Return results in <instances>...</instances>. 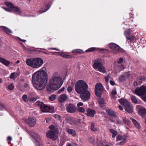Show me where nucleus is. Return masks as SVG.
Here are the masks:
<instances>
[{
  "label": "nucleus",
  "instance_id": "f257e3e1",
  "mask_svg": "<svg viewBox=\"0 0 146 146\" xmlns=\"http://www.w3.org/2000/svg\"><path fill=\"white\" fill-rule=\"evenodd\" d=\"M48 75L43 70H39L35 73L32 78V82L34 87L37 90L44 89L47 84Z\"/></svg>",
  "mask_w": 146,
  "mask_h": 146
},
{
  "label": "nucleus",
  "instance_id": "f03ea898",
  "mask_svg": "<svg viewBox=\"0 0 146 146\" xmlns=\"http://www.w3.org/2000/svg\"><path fill=\"white\" fill-rule=\"evenodd\" d=\"M88 85L86 82L82 80L78 81L75 86V90L78 94L84 92L88 90Z\"/></svg>",
  "mask_w": 146,
  "mask_h": 146
},
{
  "label": "nucleus",
  "instance_id": "7ed1b4c3",
  "mask_svg": "<svg viewBox=\"0 0 146 146\" xmlns=\"http://www.w3.org/2000/svg\"><path fill=\"white\" fill-rule=\"evenodd\" d=\"M93 68L95 70L102 73H105L106 68L103 66V63L100 58L95 60L93 64Z\"/></svg>",
  "mask_w": 146,
  "mask_h": 146
},
{
  "label": "nucleus",
  "instance_id": "20e7f679",
  "mask_svg": "<svg viewBox=\"0 0 146 146\" xmlns=\"http://www.w3.org/2000/svg\"><path fill=\"white\" fill-rule=\"evenodd\" d=\"M119 103L125 107V110L127 112L131 113L133 111V106L127 100L120 99L119 100Z\"/></svg>",
  "mask_w": 146,
  "mask_h": 146
},
{
  "label": "nucleus",
  "instance_id": "39448f33",
  "mask_svg": "<svg viewBox=\"0 0 146 146\" xmlns=\"http://www.w3.org/2000/svg\"><path fill=\"white\" fill-rule=\"evenodd\" d=\"M109 47L113 50L124 54H126V52L119 46L114 43H111L109 44Z\"/></svg>",
  "mask_w": 146,
  "mask_h": 146
},
{
  "label": "nucleus",
  "instance_id": "423d86ee",
  "mask_svg": "<svg viewBox=\"0 0 146 146\" xmlns=\"http://www.w3.org/2000/svg\"><path fill=\"white\" fill-rule=\"evenodd\" d=\"M29 134L34 139L36 140V146H42L40 138L38 135L32 131L30 132Z\"/></svg>",
  "mask_w": 146,
  "mask_h": 146
},
{
  "label": "nucleus",
  "instance_id": "0eeeda50",
  "mask_svg": "<svg viewBox=\"0 0 146 146\" xmlns=\"http://www.w3.org/2000/svg\"><path fill=\"white\" fill-rule=\"evenodd\" d=\"M104 89L103 86L100 83H97L96 85L95 88V93L96 95L98 97H101Z\"/></svg>",
  "mask_w": 146,
  "mask_h": 146
},
{
  "label": "nucleus",
  "instance_id": "6e6552de",
  "mask_svg": "<svg viewBox=\"0 0 146 146\" xmlns=\"http://www.w3.org/2000/svg\"><path fill=\"white\" fill-rule=\"evenodd\" d=\"M46 89L48 91L51 92L55 91V76L53 74V76L51 78L49 81V85L47 86Z\"/></svg>",
  "mask_w": 146,
  "mask_h": 146
},
{
  "label": "nucleus",
  "instance_id": "1a4fd4ad",
  "mask_svg": "<svg viewBox=\"0 0 146 146\" xmlns=\"http://www.w3.org/2000/svg\"><path fill=\"white\" fill-rule=\"evenodd\" d=\"M50 130H48L46 133V137L48 138L51 139L55 140V126L51 125L49 127Z\"/></svg>",
  "mask_w": 146,
  "mask_h": 146
},
{
  "label": "nucleus",
  "instance_id": "9d476101",
  "mask_svg": "<svg viewBox=\"0 0 146 146\" xmlns=\"http://www.w3.org/2000/svg\"><path fill=\"white\" fill-rule=\"evenodd\" d=\"M135 93L139 96H143L146 93V87L144 85L137 87L135 90Z\"/></svg>",
  "mask_w": 146,
  "mask_h": 146
},
{
  "label": "nucleus",
  "instance_id": "9b49d317",
  "mask_svg": "<svg viewBox=\"0 0 146 146\" xmlns=\"http://www.w3.org/2000/svg\"><path fill=\"white\" fill-rule=\"evenodd\" d=\"M36 104L40 107L41 111L43 112H48L50 109V107L49 106L44 104L42 102H37Z\"/></svg>",
  "mask_w": 146,
  "mask_h": 146
},
{
  "label": "nucleus",
  "instance_id": "f8f14e48",
  "mask_svg": "<svg viewBox=\"0 0 146 146\" xmlns=\"http://www.w3.org/2000/svg\"><path fill=\"white\" fill-rule=\"evenodd\" d=\"M80 94L81 99L84 101H88L90 98V94L88 90Z\"/></svg>",
  "mask_w": 146,
  "mask_h": 146
},
{
  "label": "nucleus",
  "instance_id": "ddd939ff",
  "mask_svg": "<svg viewBox=\"0 0 146 146\" xmlns=\"http://www.w3.org/2000/svg\"><path fill=\"white\" fill-rule=\"evenodd\" d=\"M131 29H126L124 31V35L127 40H130V42L133 41L134 40V36L132 35H131Z\"/></svg>",
  "mask_w": 146,
  "mask_h": 146
},
{
  "label": "nucleus",
  "instance_id": "4468645a",
  "mask_svg": "<svg viewBox=\"0 0 146 146\" xmlns=\"http://www.w3.org/2000/svg\"><path fill=\"white\" fill-rule=\"evenodd\" d=\"M63 83L62 80L60 77L55 76V90L59 89Z\"/></svg>",
  "mask_w": 146,
  "mask_h": 146
},
{
  "label": "nucleus",
  "instance_id": "2eb2a0df",
  "mask_svg": "<svg viewBox=\"0 0 146 146\" xmlns=\"http://www.w3.org/2000/svg\"><path fill=\"white\" fill-rule=\"evenodd\" d=\"M62 128V126L60 123L55 124V140L58 138V135H60Z\"/></svg>",
  "mask_w": 146,
  "mask_h": 146
},
{
  "label": "nucleus",
  "instance_id": "dca6fc26",
  "mask_svg": "<svg viewBox=\"0 0 146 146\" xmlns=\"http://www.w3.org/2000/svg\"><path fill=\"white\" fill-rule=\"evenodd\" d=\"M35 67L34 68H38L41 66L43 64V60L40 58H35Z\"/></svg>",
  "mask_w": 146,
  "mask_h": 146
},
{
  "label": "nucleus",
  "instance_id": "f3484780",
  "mask_svg": "<svg viewBox=\"0 0 146 146\" xmlns=\"http://www.w3.org/2000/svg\"><path fill=\"white\" fill-rule=\"evenodd\" d=\"M66 110L69 113H74L76 111V106L72 104H70L67 106Z\"/></svg>",
  "mask_w": 146,
  "mask_h": 146
},
{
  "label": "nucleus",
  "instance_id": "a211bd4d",
  "mask_svg": "<svg viewBox=\"0 0 146 146\" xmlns=\"http://www.w3.org/2000/svg\"><path fill=\"white\" fill-rule=\"evenodd\" d=\"M36 121V119L34 117L29 118L26 121L27 123L31 127H33L35 125Z\"/></svg>",
  "mask_w": 146,
  "mask_h": 146
},
{
  "label": "nucleus",
  "instance_id": "6ab92c4d",
  "mask_svg": "<svg viewBox=\"0 0 146 146\" xmlns=\"http://www.w3.org/2000/svg\"><path fill=\"white\" fill-rule=\"evenodd\" d=\"M35 58H31L27 59L26 61V64L31 68H34Z\"/></svg>",
  "mask_w": 146,
  "mask_h": 146
},
{
  "label": "nucleus",
  "instance_id": "aec40b11",
  "mask_svg": "<svg viewBox=\"0 0 146 146\" xmlns=\"http://www.w3.org/2000/svg\"><path fill=\"white\" fill-rule=\"evenodd\" d=\"M106 111L108 113V115L109 116L114 118H115L117 117V113L113 111L110 109H107L106 110Z\"/></svg>",
  "mask_w": 146,
  "mask_h": 146
},
{
  "label": "nucleus",
  "instance_id": "412c9836",
  "mask_svg": "<svg viewBox=\"0 0 146 146\" xmlns=\"http://www.w3.org/2000/svg\"><path fill=\"white\" fill-rule=\"evenodd\" d=\"M138 112L140 115L144 117L146 114V109L144 107L140 108L139 109Z\"/></svg>",
  "mask_w": 146,
  "mask_h": 146
},
{
  "label": "nucleus",
  "instance_id": "4be33fe9",
  "mask_svg": "<svg viewBox=\"0 0 146 146\" xmlns=\"http://www.w3.org/2000/svg\"><path fill=\"white\" fill-rule=\"evenodd\" d=\"M87 115L89 116L93 117L94 116V115L96 113V111L92 109L89 108L87 110Z\"/></svg>",
  "mask_w": 146,
  "mask_h": 146
},
{
  "label": "nucleus",
  "instance_id": "5701e85b",
  "mask_svg": "<svg viewBox=\"0 0 146 146\" xmlns=\"http://www.w3.org/2000/svg\"><path fill=\"white\" fill-rule=\"evenodd\" d=\"M66 130L68 134H71L72 136L74 137L76 136V133L74 130L68 128H66Z\"/></svg>",
  "mask_w": 146,
  "mask_h": 146
},
{
  "label": "nucleus",
  "instance_id": "b1692460",
  "mask_svg": "<svg viewBox=\"0 0 146 146\" xmlns=\"http://www.w3.org/2000/svg\"><path fill=\"white\" fill-rule=\"evenodd\" d=\"M56 53L60 55L62 57L70 59L72 58V56L71 55L68 54H66L64 53L63 52H55V55H56Z\"/></svg>",
  "mask_w": 146,
  "mask_h": 146
},
{
  "label": "nucleus",
  "instance_id": "393cba45",
  "mask_svg": "<svg viewBox=\"0 0 146 146\" xmlns=\"http://www.w3.org/2000/svg\"><path fill=\"white\" fill-rule=\"evenodd\" d=\"M67 98L66 95L62 94L58 98V100L60 102L62 103L66 100Z\"/></svg>",
  "mask_w": 146,
  "mask_h": 146
},
{
  "label": "nucleus",
  "instance_id": "a878e982",
  "mask_svg": "<svg viewBox=\"0 0 146 146\" xmlns=\"http://www.w3.org/2000/svg\"><path fill=\"white\" fill-rule=\"evenodd\" d=\"M0 62L6 66H8L10 63L9 61L1 57H0Z\"/></svg>",
  "mask_w": 146,
  "mask_h": 146
},
{
  "label": "nucleus",
  "instance_id": "bb28decb",
  "mask_svg": "<svg viewBox=\"0 0 146 146\" xmlns=\"http://www.w3.org/2000/svg\"><path fill=\"white\" fill-rule=\"evenodd\" d=\"M12 12H14L17 14L20 15L21 13L19 8L16 7H14V6L12 7Z\"/></svg>",
  "mask_w": 146,
  "mask_h": 146
},
{
  "label": "nucleus",
  "instance_id": "cd10ccee",
  "mask_svg": "<svg viewBox=\"0 0 146 146\" xmlns=\"http://www.w3.org/2000/svg\"><path fill=\"white\" fill-rule=\"evenodd\" d=\"M130 119L132 121L137 128L139 129H140L141 126L138 123L136 120L132 118H130Z\"/></svg>",
  "mask_w": 146,
  "mask_h": 146
},
{
  "label": "nucleus",
  "instance_id": "c85d7f7f",
  "mask_svg": "<svg viewBox=\"0 0 146 146\" xmlns=\"http://www.w3.org/2000/svg\"><path fill=\"white\" fill-rule=\"evenodd\" d=\"M145 80V77L143 76H140L137 78V81L139 84H141Z\"/></svg>",
  "mask_w": 146,
  "mask_h": 146
},
{
  "label": "nucleus",
  "instance_id": "c756f323",
  "mask_svg": "<svg viewBox=\"0 0 146 146\" xmlns=\"http://www.w3.org/2000/svg\"><path fill=\"white\" fill-rule=\"evenodd\" d=\"M99 103L100 105L102 107L105 106L106 103L105 100L102 98H100L99 100Z\"/></svg>",
  "mask_w": 146,
  "mask_h": 146
},
{
  "label": "nucleus",
  "instance_id": "7c9ffc66",
  "mask_svg": "<svg viewBox=\"0 0 146 146\" xmlns=\"http://www.w3.org/2000/svg\"><path fill=\"white\" fill-rule=\"evenodd\" d=\"M1 27L3 28L4 31L6 33L9 34V33H12V31L7 27L4 26H1Z\"/></svg>",
  "mask_w": 146,
  "mask_h": 146
},
{
  "label": "nucleus",
  "instance_id": "2f4dec72",
  "mask_svg": "<svg viewBox=\"0 0 146 146\" xmlns=\"http://www.w3.org/2000/svg\"><path fill=\"white\" fill-rule=\"evenodd\" d=\"M110 131L111 133L113 134L112 135L113 138H115L117 134V131L114 129H110Z\"/></svg>",
  "mask_w": 146,
  "mask_h": 146
},
{
  "label": "nucleus",
  "instance_id": "473e14b6",
  "mask_svg": "<svg viewBox=\"0 0 146 146\" xmlns=\"http://www.w3.org/2000/svg\"><path fill=\"white\" fill-rule=\"evenodd\" d=\"M72 52L74 53H84V52L82 50L77 49L73 50Z\"/></svg>",
  "mask_w": 146,
  "mask_h": 146
},
{
  "label": "nucleus",
  "instance_id": "72a5a7b5",
  "mask_svg": "<svg viewBox=\"0 0 146 146\" xmlns=\"http://www.w3.org/2000/svg\"><path fill=\"white\" fill-rule=\"evenodd\" d=\"M131 99L133 103L136 104L137 103V100L136 97L134 96H131Z\"/></svg>",
  "mask_w": 146,
  "mask_h": 146
},
{
  "label": "nucleus",
  "instance_id": "f704fd0d",
  "mask_svg": "<svg viewBox=\"0 0 146 146\" xmlns=\"http://www.w3.org/2000/svg\"><path fill=\"white\" fill-rule=\"evenodd\" d=\"M77 110L78 111L83 113L85 112V110L84 108L82 107L78 108Z\"/></svg>",
  "mask_w": 146,
  "mask_h": 146
},
{
  "label": "nucleus",
  "instance_id": "c9c22d12",
  "mask_svg": "<svg viewBox=\"0 0 146 146\" xmlns=\"http://www.w3.org/2000/svg\"><path fill=\"white\" fill-rule=\"evenodd\" d=\"M5 4L8 7H9V8H12L14 6L13 4L12 3L9 2H5Z\"/></svg>",
  "mask_w": 146,
  "mask_h": 146
},
{
  "label": "nucleus",
  "instance_id": "e433bc0d",
  "mask_svg": "<svg viewBox=\"0 0 146 146\" xmlns=\"http://www.w3.org/2000/svg\"><path fill=\"white\" fill-rule=\"evenodd\" d=\"M95 124L94 123H92L91 125V129L92 130L94 131H97V129L95 127Z\"/></svg>",
  "mask_w": 146,
  "mask_h": 146
},
{
  "label": "nucleus",
  "instance_id": "4c0bfd02",
  "mask_svg": "<svg viewBox=\"0 0 146 146\" xmlns=\"http://www.w3.org/2000/svg\"><path fill=\"white\" fill-rule=\"evenodd\" d=\"M50 6V4H48L47 5H46L44 7V10H43V11L41 12V13L45 12L47 10H48L49 7Z\"/></svg>",
  "mask_w": 146,
  "mask_h": 146
},
{
  "label": "nucleus",
  "instance_id": "58836bf2",
  "mask_svg": "<svg viewBox=\"0 0 146 146\" xmlns=\"http://www.w3.org/2000/svg\"><path fill=\"white\" fill-rule=\"evenodd\" d=\"M66 121L70 124H72L73 123L72 118L70 117H67L66 119Z\"/></svg>",
  "mask_w": 146,
  "mask_h": 146
},
{
  "label": "nucleus",
  "instance_id": "ea45409f",
  "mask_svg": "<svg viewBox=\"0 0 146 146\" xmlns=\"http://www.w3.org/2000/svg\"><path fill=\"white\" fill-rule=\"evenodd\" d=\"M123 122L125 124L129 125L130 123V121L126 119L125 117L123 119Z\"/></svg>",
  "mask_w": 146,
  "mask_h": 146
},
{
  "label": "nucleus",
  "instance_id": "a19ab883",
  "mask_svg": "<svg viewBox=\"0 0 146 146\" xmlns=\"http://www.w3.org/2000/svg\"><path fill=\"white\" fill-rule=\"evenodd\" d=\"M96 49L95 47L90 48H89L88 49L86 50V52H92L95 51L96 50Z\"/></svg>",
  "mask_w": 146,
  "mask_h": 146
},
{
  "label": "nucleus",
  "instance_id": "79ce46f5",
  "mask_svg": "<svg viewBox=\"0 0 146 146\" xmlns=\"http://www.w3.org/2000/svg\"><path fill=\"white\" fill-rule=\"evenodd\" d=\"M60 116L58 115L55 114V119L59 121L60 122V123L61 122V121L60 120Z\"/></svg>",
  "mask_w": 146,
  "mask_h": 146
},
{
  "label": "nucleus",
  "instance_id": "37998d69",
  "mask_svg": "<svg viewBox=\"0 0 146 146\" xmlns=\"http://www.w3.org/2000/svg\"><path fill=\"white\" fill-rule=\"evenodd\" d=\"M125 76L123 75H122L119 78V79L121 81L123 82L125 80Z\"/></svg>",
  "mask_w": 146,
  "mask_h": 146
},
{
  "label": "nucleus",
  "instance_id": "c03bdc74",
  "mask_svg": "<svg viewBox=\"0 0 146 146\" xmlns=\"http://www.w3.org/2000/svg\"><path fill=\"white\" fill-rule=\"evenodd\" d=\"M49 100L52 101L55 100V94L51 95L49 98Z\"/></svg>",
  "mask_w": 146,
  "mask_h": 146
},
{
  "label": "nucleus",
  "instance_id": "a18cd8bd",
  "mask_svg": "<svg viewBox=\"0 0 146 146\" xmlns=\"http://www.w3.org/2000/svg\"><path fill=\"white\" fill-rule=\"evenodd\" d=\"M14 85L13 83H11L8 86V89L10 90H12L14 89Z\"/></svg>",
  "mask_w": 146,
  "mask_h": 146
},
{
  "label": "nucleus",
  "instance_id": "49530a36",
  "mask_svg": "<svg viewBox=\"0 0 146 146\" xmlns=\"http://www.w3.org/2000/svg\"><path fill=\"white\" fill-rule=\"evenodd\" d=\"M22 99L25 102L28 101V100L27 99V96L26 95H24L22 97Z\"/></svg>",
  "mask_w": 146,
  "mask_h": 146
},
{
  "label": "nucleus",
  "instance_id": "de8ad7c7",
  "mask_svg": "<svg viewBox=\"0 0 146 146\" xmlns=\"http://www.w3.org/2000/svg\"><path fill=\"white\" fill-rule=\"evenodd\" d=\"M117 92L115 88H113L111 92V94L115 96L117 94Z\"/></svg>",
  "mask_w": 146,
  "mask_h": 146
},
{
  "label": "nucleus",
  "instance_id": "09e8293b",
  "mask_svg": "<svg viewBox=\"0 0 146 146\" xmlns=\"http://www.w3.org/2000/svg\"><path fill=\"white\" fill-rule=\"evenodd\" d=\"M65 89V88L64 87H63L61 89H60L57 92L58 94H59L61 93L62 91H64Z\"/></svg>",
  "mask_w": 146,
  "mask_h": 146
},
{
  "label": "nucleus",
  "instance_id": "8fccbe9b",
  "mask_svg": "<svg viewBox=\"0 0 146 146\" xmlns=\"http://www.w3.org/2000/svg\"><path fill=\"white\" fill-rule=\"evenodd\" d=\"M4 8L7 11L9 12H12V8Z\"/></svg>",
  "mask_w": 146,
  "mask_h": 146
},
{
  "label": "nucleus",
  "instance_id": "3c124183",
  "mask_svg": "<svg viewBox=\"0 0 146 146\" xmlns=\"http://www.w3.org/2000/svg\"><path fill=\"white\" fill-rule=\"evenodd\" d=\"M123 61V59L122 58H120L119 60L117 61V63L118 64H121Z\"/></svg>",
  "mask_w": 146,
  "mask_h": 146
},
{
  "label": "nucleus",
  "instance_id": "603ef678",
  "mask_svg": "<svg viewBox=\"0 0 146 146\" xmlns=\"http://www.w3.org/2000/svg\"><path fill=\"white\" fill-rule=\"evenodd\" d=\"M37 100V98L35 97H33L31 98L30 99V100L32 102H35Z\"/></svg>",
  "mask_w": 146,
  "mask_h": 146
},
{
  "label": "nucleus",
  "instance_id": "864d4df0",
  "mask_svg": "<svg viewBox=\"0 0 146 146\" xmlns=\"http://www.w3.org/2000/svg\"><path fill=\"white\" fill-rule=\"evenodd\" d=\"M83 104L82 102H79L77 104V106L78 108L80 107V106H82L83 105Z\"/></svg>",
  "mask_w": 146,
  "mask_h": 146
},
{
  "label": "nucleus",
  "instance_id": "5fc2aeb1",
  "mask_svg": "<svg viewBox=\"0 0 146 146\" xmlns=\"http://www.w3.org/2000/svg\"><path fill=\"white\" fill-rule=\"evenodd\" d=\"M122 137L120 135H117L116 137V138L118 140H120L121 139Z\"/></svg>",
  "mask_w": 146,
  "mask_h": 146
},
{
  "label": "nucleus",
  "instance_id": "6e6d98bb",
  "mask_svg": "<svg viewBox=\"0 0 146 146\" xmlns=\"http://www.w3.org/2000/svg\"><path fill=\"white\" fill-rule=\"evenodd\" d=\"M68 91L69 92H70L72 90V88L71 86L69 87L67 89Z\"/></svg>",
  "mask_w": 146,
  "mask_h": 146
},
{
  "label": "nucleus",
  "instance_id": "4d7b16f0",
  "mask_svg": "<svg viewBox=\"0 0 146 146\" xmlns=\"http://www.w3.org/2000/svg\"><path fill=\"white\" fill-rule=\"evenodd\" d=\"M15 73H12L10 75V78L11 79H13L14 77Z\"/></svg>",
  "mask_w": 146,
  "mask_h": 146
},
{
  "label": "nucleus",
  "instance_id": "13d9d810",
  "mask_svg": "<svg viewBox=\"0 0 146 146\" xmlns=\"http://www.w3.org/2000/svg\"><path fill=\"white\" fill-rule=\"evenodd\" d=\"M126 140V138H125L124 139H123V141L120 142L119 143V144L120 145H122L124 143H125V140Z\"/></svg>",
  "mask_w": 146,
  "mask_h": 146
},
{
  "label": "nucleus",
  "instance_id": "bf43d9fd",
  "mask_svg": "<svg viewBox=\"0 0 146 146\" xmlns=\"http://www.w3.org/2000/svg\"><path fill=\"white\" fill-rule=\"evenodd\" d=\"M4 108V106L0 103V110H2L3 109V108Z\"/></svg>",
  "mask_w": 146,
  "mask_h": 146
},
{
  "label": "nucleus",
  "instance_id": "052dcab7",
  "mask_svg": "<svg viewBox=\"0 0 146 146\" xmlns=\"http://www.w3.org/2000/svg\"><path fill=\"white\" fill-rule=\"evenodd\" d=\"M110 84L112 86L114 85L115 84V82L114 81L112 80H110Z\"/></svg>",
  "mask_w": 146,
  "mask_h": 146
},
{
  "label": "nucleus",
  "instance_id": "680f3d73",
  "mask_svg": "<svg viewBox=\"0 0 146 146\" xmlns=\"http://www.w3.org/2000/svg\"><path fill=\"white\" fill-rule=\"evenodd\" d=\"M117 123L118 124H121V122L119 120H117L116 121Z\"/></svg>",
  "mask_w": 146,
  "mask_h": 146
},
{
  "label": "nucleus",
  "instance_id": "e2e57ef3",
  "mask_svg": "<svg viewBox=\"0 0 146 146\" xmlns=\"http://www.w3.org/2000/svg\"><path fill=\"white\" fill-rule=\"evenodd\" d=\"M105 80L106 82L108 83V77H105Z\"/></svg>",
  "mask_w": 146,
  "mask_h": 146
},
{
  "label": "nucleus",
  "instance_id": "0e129e2a",
  "mask_svg": "<svg viewBox=\"0 0 146 146\" xmlns=\"http://www.w3.org/2000/svg\"><path fill=\"white\" fill-rule=\"evenodd\" d=\"M7 139L8 141H11L12 139V138L11 137L9 136L7 137Z\"/></svg>",
  "mask_w": 146,
  "mask_h": 146
},
{
  "label": "nucleus",
  "instance_id": "69168bd1",
  "mask_svg": "<svg viewBox=\"0 0 146 146\" xmlns=\"http://www.w3.org/2000/svg\"><path fill=\"white\" fill-rule=\"evenodd\" d=\"M29 87V84L27 83H25L24 85V87L25 88H27Z\"/></svg>",
  "mask_w": 146,
  "mask_h": 146
},
{
  "label": "nucleus",
  "instance_id": "338daca9",
  "mask_svg": "<svg viewBox=\"0 0 146 146\" xmlns=\"http://www.w3.org/2000/svg\"><path fill=\"white\" fill-rule=\"evenodd\" d=\"M118 107H119V109L120 110H123V107L119 105L118 106Z\"/></svg>",
  "mask_w": 146,
  "mask_h": 146
},
{
  "label": "nucleus",
  "instance_id": "774afa93",
  "mask_svg": "<svg viewBox=\"0 0 146 146\" xmlns=\"http://www.w3.org/2000/svg\"><path fill=\"white\" fill-rule=\"evenodd\" d=\"M50 118H47L46 119V122L47 123H48L49 122V121H50Z\"/></svg>",
  "mask_w": 146,
  "mask_h": 146
}]
</instances>
